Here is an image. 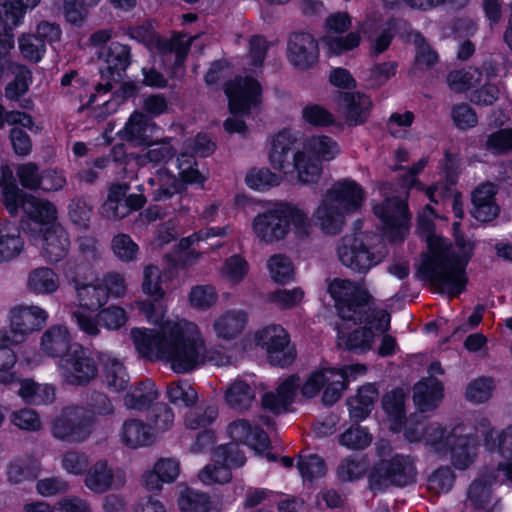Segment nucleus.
Returning <instances> with one entry per match:
<instances>
[{"label": "nucleus", "mask_w": 512, "mask_h": 512, "mask_svg": "<svg viewBox=\"0 0 512 512\" xmlns=\"http://www.w3.org/2000/svg\"><path fill=\"white\" fill-rule=\"evenodd\" d=\"M164 271L149 264L143 269L141 289L151 301H137L136 306L146 320L156 329L133 328L130 332L133 344L140 356L149 360L163 361L175 373H187L207 363L226 366L231 357L224 348H208L199 325L178 316L164 319L166 307L160 301L165 296L162 286Z\"/></svg>", "instance_id": "nucleus-1"}, {"label": "nucleus", "mask_w": 512, "mask_h": 512, "mask_svg": "<svg viewBox=\"0 0 512 512\" xmlns=\"http://www.w3.org/2000/svg\"><path fill=\"white\" fill-rule=\"evenodd\" d=\"M435 213L426 205L418 217V230L425 237L427 252L423 255L421 269L448 296H457L465 288V267L473 252L470 239L459 234V223L453 224L455 246L433 231Z\"/></svg>", "instance_id": "nucleus-2"}, {"label": "nucleus", "mask_w": 512, "mask_h": 512, "mask_svg": "<svg viewBox=\"0 0 512 512\" xmlns=\"http://www.w3.org/2000/svg\"><path fill=\"white\" fill-rule=\"evenodd\" d=\"M0 186H2L3 203L10 214L20 208L29 217V223L23 231L29 235L31 242L50 261L62 259L69 248V239L64 228L57 220L55 206L42 199L24 194L13 180V172L9 167L0 169Z\"/></svg>", "instance_id": "nucleus-3"}, {"label": "nucleus", "mask_w": 512, "mask_h": 512, "mask_svg": "<svg viewBox=\"0 0 512 512\" xmlns=\"http://www.w3.org/2000/svg\"><path fill=\"white\" fill-rule=\"evenodd\" d=\"M298 134L283 129L271 137L268 151L270 165L283 176L295 175L304 184L316 183L322 173L321 163L334 160L340 153L339 144L326 135H314L306 138L292 154L289 151L297 141Z\"/></svg>", "instance_id": "nucleus-4"}, {"label": "nucleus", "mask_w": 512, "mask_h": 512, "mask_svg": "<svg viewBox=\"0 0 512 512\" xmlns=\"http://www.w3.org/2000/svg\"><path fill=\"white\" fill-rule=\"evenodd\" d=\"M367 368L363 364L334 367L326 364L312 370L304 379L296 375L285 378L275 392L264 395L262 404L274 413L285 411L296 399L298 393L302 397L314 398L321 390L322 402L333 405L342 396L351 381L365 375Z\"/></svg>", "instance_id": "nucleus-5"}, {"label": "nucleus", "mask_w": 512, "mask_h": 512, "mask_svg": "<svg viewBox=\"0 0 512 512\" xmlns=\"http://www.w3.org/2000/svg\"><path fill=\"white\" fill-rule=\"evenodd\" d=\"M364 199V190L356 181L340 179L327 189L313 212V219L325 233L336 234L344 225L345 217L359 210Z\"/></svg>", "instance_id": "nucleus-6"}, {"label": "nucleus", "mask_w": 512, "mask_h": 512, "mask_svg": "<svg viewBox=\"0 0 512 512\" xmlns=\"http://www.w3.org/2000/svg\"><path fill=\"white\" fill-rule=\"evenodd\" d=\"M311 228L308 213L301 207L276 202L258 213L252 220L251 229L255 237L272 244L283 240L290 231L297 236L307 235Z\"/></svg>", "instance_id": "nucleus-7"}, {"label": "nucleus", "mask_w": 512, "mask_h": 512, "mask_svg": "<svg viewBox=\"0 0 512 512\" xmlns=\"http://www.w3.org/2000/svg\"><path fill=\"white\" fill-rule=\"evenodd\" d=\"M371 321L363 319H341L337 325V346L356 354L370 351L379 335L390 328L391 317L385 309H370Z\"/></svg>", "instance_id": "nucleus-8"}, {"label": "nucleus", "mask_w": 512, "mask_h": 512, "mask_svg": "<svg viewBox=\"0 0 512 512\" xmlns=\"http://www.w3.org/2000/svg\"><path fill=\"white\" fill-rule=\"evenodd\" d=\"M339 261L358 273H365L383 261L386 255L381 239L370 232L344 235L336 248Z\"/></svg>", "instance_id": "nucleus-9"}, {"label": "nucleus", "mask_w": 512, "mask_h": 512, "mask_svg": "<svg viewBox=\"0 0 512 512\" xmlns=\"http://www.w3.org/2000/svg\"><path fill=\"white\" fill-rule=\"evenodd\" d=\"M178 177L166 169H158L156 174L148 179L153 199L161 201L183 190L184 185L202 187L207 176L199 171L197 162L191 154L183 153L177 158Z\"/></svg>", "instance_id": "nucleus-10"}, {"label": "nucleus", "mask_w": 512, "mask_h": 512, "mask_svg": "<svg viewBox=\"0 0 512 512\" xmlns=\"http://www.w3.org/2000/svg\"><path fill=\"white\" fill-rule=\"evenodd\" d=\"M247 341L264 351L267 361L273 366L286 367L296 358L290 335L280 324L259 327L247 337Z\"/></svg>", "instance_id": "nucleus-11"}, {"label": "nucleus", "mask_w": 512, "mask_h": 512, "mask_svg": "<svg viewBox=\"0 0 512 512\" xmlns=\"http://www.w3.org/2000/svg\"><path fill=\"white\" fill-rule=\"evenodd\" d=\"M328 292L335 301L340 319L371 321L368 315V310L373 309L370 296L361 284L335 278L330 282Z\"/></svg>", "instance_id": "nucleus-12"}, {"label": "nucleus", "mask_w": 512, "mask_h": 512, "mask_svg": "<svg viewBox=\"0 0 512 512\" xmlns=\"http://www.w3.org/2000/svg\"><path fill=\"white\" fill-rule=\"evenodd\" d=\"M75 289L76 303L72 311L73 318L81 331L90 336H96L100 329L92 312L106 304L108 292L103 287L100 278L86 283H77Z\"/></svg>", "instance_id": "nucleus-13"}, {"label": "nucleus", "mask_w": 512, "mask_h": 512, "mask_svg": "<svg viewBox=\"0 0 512 512\" xmlns=\"http://www.w3.org/2000/svg\"><path fill=\"white\" fill-rule=\"evenodd\" d=\"M40 0H5L0 4V81L12 67L11 52L14 49L12 30Z\"/></svg>", "instance_id": "nucleus-14"}, {"label": "nucleus", "mask_w": 512, "mask_h": 512, "mask_svg": "<svg viewBox=\"0 0 512 512\" xmlns=\"http://www.w3.org/2000/svg\"><path fill=\"white\" fill-rule=\"evenodd\" d=\"M384 198L380 204H373L375 216L383 223L386 233L393 241L403 240L409 232L410 214L405 200L394 197L390 185L379 187Z\"/></svg>", "instance_id": "nucleus-15"}, {"label": "nucleus", "mask_w": 512, "mask_h": 512, "mask_svg": "<svg viewBox=\"0 0 512 512\" xmlns=\"http://www.w3.org/2000/svg\"><path fill=\"white\" fill-rule=\"evenodd\" d=\"M416 469L409 456L396 455L390 460L380 461L368 474L373 490H382L390 485L407 486L416 481Z\"/></svg>", "instance_id": "nucleus-16"}, {"label": "nucleus", "mask_w": 512, "mask_h": 512, "mask_svg": "<svg viewBox=\"0 0 512 512\" xmlns=\"http://www.w3.org/2000/svg\"><path fill=\"white\" fill-rule=\"evenodd\" d=\"M93 429L91 413L78 406H69L62 410L53 422L51 431L54 437L79 443L88 438Z\"/></svg>", "instance_id": "nucleus-17"}, {"label": "nucleus", "mask_w": 512, "mask_h": 512, "mask_svg": "<svg viewBox=\"0 0 512 512\" xmlns=\"http://www.w3.org/2000/svg\"><path fill=\"white\" fill-rule=\"evenodd\" d=\"M131 38L143 42L149 49H157L163 55L174 56L175 66H181L190 48L192 38L186 35H177L169 42L161 40L154 31L151 23L134 27L129 32Z\"/></svg>", "instance_id": "nucleus-18"}, {"label": "nucleus", "mask_w": 512, "mask_h": 512, "mask_svg": "<svg viewBox=\"0 0 512 512\" xmlns=\"http://www.w3.org/2000/svg\"><path fill=\"white\" fill-rule=\"evenodd\" d=\"M350 27L351 17L346 12H336L326 18V34L321 38V43L330 54L339 55L359 45L360 35L358 32H350L345 36H340Z\"/></svg>", "instance_id": "nucleus-19"}, {"label": "nucleus", "mask_w": 512, "mask_h": 512, "mask_svg": "<svg viewBox=\"0 0 512 512\" xmlns=\"http://www.w3.org/2000/svg\"><path fill=\"white\" fill-rule=\"evenodd\" d=\"M56 366L61 379L71 385H85L98 373L94 359L80 345L75 346L66 358L57 360Z\"/></svg>", "instance_id": "nucleus-20"}, {"label": "nucleus", "mask_w": 512, "mask_h": 512, "mask_svg": "<svg viewBox=\"0 0 512 512\" xmlns=\"http://www.w3.org/2000/svg\"><path fill=\"white\" fill-rule=\"evenodd\" d=\"M225 94L233 115H246L261 101V86L251 76H239L226 84Z\"/></svg>", "instance_id": "nucleus-21"}, {"label": "nucleus", "mask_w": 512, "mask_h": 512, "mask_svg": "<svg viewBox=\"0 0 512 512\" xmlns=\"http://www.w3.org/2000/svg\"><path fill=\"white\" fill-rule=\"evenodd\" d=\"M48 312L38 305H18L10 310L8 334L14 343L23 342L26 337L40 330L47 322Z\"/></svg>", "instance_id": "nucleus-22"}, {"label": "nucleus", "mask_w": 512, "mask_h": 512, "mask_svg": "<svg viewBox=\"0 0 512 512\" xmlns=\"http://www.w3.org/2000/svg\"><path fill=\"white\" fill-rule=\"evenodd\" d=\"M215 464L207 465L199 472V479L204 484L226 483L231 479V466H241L245 457L239 449L233 445L220 446L214 452Z\"/></svg>", "instance_id": "nucleus-23"}, {"label": "nucleus", "mask_w": 512, "mask_h": 512, "mask_svg": "<svg viewBox=\"0 0 512 512\" xmlns=\"http://www.w3.org/2000/svg\"><path fill=\"white\" fill-rule=\"evenodd\" d=\"M459 428L447 432L437 423L427 424L424 421L410 419L405 426V438L409 442H424L431 446L435 451L442 452L450 448L458 437Z\"/></svg>", "instance_id": "nucleus-24"}, {"label": "nucleus", "mask_w": 512, "mask_h": 512, "mask_svg": "<svg viewBox=\"0 0 512 512\" xmlns=\"http://www.w3.org/2000/svg\"><path fill=\"white\" fill-rule=\"evenodd\" d=\"M227 432L232 440L249 446L257 453L262 454L267 461L277 460L274 454L266 452L269 448V439L258 425L246 419H237L229 424Z\"/></svg>", "instance_id": "nucleus-25"}, {"label": "nucleus", "mask_w": 512, "mask_h": 512, "mask_svg": "<svg viewBox=\"0 0 512 512\" xmlns=\"http://www.w3.org/2000/svg\"><path fill=\"white\" fill-rule=\"evenodd\" d=\"M217 414L213 406L197 407L185 414V427L199 431L195 443L191 446L193 452H201L213 443L214 436L209 426L215 421Z\"/></svg>", "instance_id": "nucleus-26"}, {"label": "nucleus", "mask_w": 512, "mask_h": 512, "mask_svg": "<svg viewBox=\"0 0 512 512\" xmlns=\"http://www.w3.org/2000/svg\"><path fill=\"white\" fill-rule=\"evenodd\" d=\"M125 481L126 476L122 470L113 469L106 461L99 460L88 469L85 486L94 493L102 494L121 488Z\"/></svg>", "instance_id": "nucleus-27"}, {"label": "nucleus", "mask_w": 512, "mask_h": 512, "mask_svg": "<svg viewBox=\"0 0 512 512\" xmlns=\"http://www.w3.org/2000/svg\"><path fill=\"white\" fill-rule=\"evenodd\" d=\"M249 315L243 309H228L216 315L211 323V333L216 339L229 342L246 329Z\"/></svg>", "instance_id": "nucleus-28"}, {"label": "nucleus", "mask_w": 512, "mask_h": 512, "mask_svg": "<svg viewBox=\"0 0 512 512\" xmlns=\"http://www.w3.org/2000/svg\"><path fill=\"white\" fill-rule=\"evenodd\" d=\"M502 480L496 477L494 471L482 473L468 489V502L476 510L493 512L497 501L494 498V488L501 485Z\"/></svg>", "instance_id": "nucleus-29"}, {"label": "nucleus", "mask_w": 512, "mask_h": 512, "mask_svg": "<svg viewBox=\"0 0 512 512\" xmlns=\"http://www.w3.org/2000/svg\"><path fill=\"white\" fill-rule=\"evenodd\" d=\"M129 187L126 184L112 185L108 198L104 204V211L108 217L123 218L133 210H138L145 204L141 194L126 195Z\"/></svg>", "instance_id": "nucleus-30"}, {"label": "nucleus", "mask_w": 512, "mask_h": 512, "mask_svg": "<svg viewBox=\"0 0 512 512\" xmlns=\"http://www.w3.org/2000/svg\"><path fill=\"white\" fill-rule=\"evenodd\" d=\"M287 56L295 67L305 69L317 62L318 45L314 37L309 33H294L290 36Z\"/></svg>", "instance_id": "nucleus-31"}, {"label": "nucleus", "mask_w": 512, "mask_h": 512, "mask_svg": "<svg viewBox=\"0 0 512 512\" xmlns=\"http://www.w3.org/2000/svg\"><path fill=\"white\" fill-rule=\"evenodd\" d=\"M372 102L361 93H339L337 96V111L341 113L350 125L364 123L370 114Z\"/></svg>", "instance_id": "nucleus-32"}, {"label": "nucleus", "mask_w": 512, "mask_h": 512, "mask_svg": "<svg viewBox=\"0 0 512 512\" xmlns=\"http://www.w3.org/2000/svg\"><path fill=\"white\" fill-rule=\"evenodd\" d=\"M79 344L72 341L68 329L63 325H54L46 330L40 341L42 353L58 360L66 358Z\"/></svg>", "instance_id": "nucleus-33"}, {"label": "nucleus", "mask_w": 512, "mask_h": 512, "mask_svg": "<svg viewBox=\"0 0 512 512\" xmlns=\"http://www.w3.org/2000/svg\"><path fill=\"white\" fill-rule=\"evenodd\" d=\"M120 442L129 449L151 446L155 442V432L151 426L138 418L126 419L118 432Z\"/></svg>", "instance_id": "nucleus-34"}, {"label": "nucleus", "mask_w": 512, "mask_h": 512, "mask_svg": "<svg viewBox=\"0 0 512 512\" xmlns=\"http://www.w3.org/2000/svg\"><path fill=\"white\" fill-rule=\"evenodd\" d=\"M180 474V464L173 458H161L142 475V485L148 491H159L164 483H173Z\"/></svg>", "instance_id": "nucleus-35"}, {"label": "nucleus", "mask_w": 512, "mask_h": 512, "mask_svg": "<svg viewBox=\"0 0 512 512\" xmlns=\"http://www.w3.org/2000/svg\"><path fill=\"white\" fill-rule=\"evenodd\" d=\"M496 187L492 183L479 185L472 193V215L481 222L493 220L499 213L495 201Z\"/></svg>", "instance_id": "nucleus-36"}, {"label": "nucleus", "mask_w": 512, "mask_h": 512, "mask_svg": "<svg viewBox=\"0 0 512 512\" xmlns=\"http://www.w3.org/2000/svg\"><path fill=\"white\" fill-rule=\"evenodd\" d=\"M443 398V386L436 378H425L414 387V403L421 412L435 409Z\"/></svg>", "instance_id": "nucleus-37"}, {"label": "nucleus", "mask_w": 512, "mask_h": 512, "mask_svg": "<svg viewBox=\"0 0 512 512\" xmlns=\"http://www.w3.org/2000/svg\"><path fill=\"white\" fill-rule=\"evenodd\" d=\"M377 399L378 390L375 385H363L347 400L350 417L357 421L364 420L373 410Z\"/></svg>", "instance_id": "nucleus-38"}, {"label": "nucleus", "mask_w": 512, "mask_h": 512, "mask_svg": "<svg viewBox=\"0 0 512 512\" xmlns=\"http://www.w3.org/2000/svg\"><path fill=\"white\" fill-rule=\"evenodd\" d=\"M478 431L484 436L485 447L490 451H497L502 457L512 459V427L496 433L493 431L487 420H482Z\"/></svg>", "instance_id": "nucleus-39"}, {"label": "nucleus", "mask_w": 512, "mask_h": 512, "mask_svg": "<svg viewBox=\"0 0 512 512\" xmlns=\"http://www.w3.org/2000/svg\"><path fill=\"white\" fill-rule=\"evenodd\" d=\"M59 277L50 268L40 267L32 270L27 279L28 290L35 295H49L59 288Z\"/></svg>", "instance_id": "nucleus-40"}, {"label": "nucleus", "mask_w": 512, "mask_h": 512, "mask_svg": "<svg viewBox=\"0 0 512 512\" xmlns=\"http://www.w3.org/2000/svg\"><path fill=\"white\" fill-rule=\"evenodd\" d=\"M249 270L247 260L239 254H234L224 260L218 274L229 286H237L246 278Z\"/></svg>", "instance_id": "nucleus-41"}, {"label": "nucleus", "mask_w": 512, "mask_h": 512, "mask_svg": "<svg viewBox=\"0 0 512 512\" xmlns=\"http://www.w3.org/2000/svg\"><path fill=\"white\" fill-rule=\"evenodd\" d=\"M154 129L155 126L149 122L145 115L135 112L130 116L124 128L118 133L127 140L143 145L148 143V132H152Z\"/></svg>", "instance_id": "nucleus-42"}, {"label": "nucleus", "mask_w": 512, "mask_h": 512, "mask_svg": "<svg viewBox=\"0 0 512 512\" xmlns=\"http://www.w3.org/2000/svg\"><path fill=\"white\" fill-rule=\"evenodd\" d=\"M179 489L178 506L182 512H218L204 493L182 485Z\"/></svg>", "instance_id": "nucleus-43"}, {"label": "nucleus", "mask_w": 512, "mask_h": 512, "mask_svg": "<svg viewBox=\"0 0 512 512\" xmlns=\"http://www.w3.org/2000/svg\"><path fill=\"white\" fill-rule=\"evenodd\" d=\"M19 395L29 404H49L55 399V388L50 384H39L26 379L20 384Z\"/></svg>", "instance_id": "nucleus-44"}, {"label": "nucleus", "mask_w": 512, "mask_h": 512, "mask_svg": "<svg viewBox=\"0 0 512 512\" xmlns=\"http://www.w3.org/2000/svg\"><path fill=\"white\" fill-rule=\"evenodd\" d=\"M453 465L465 469L473 463L476 457V441L467 435H458L450 447Z\"/></svg>", "instance_id": "nucleus-45"}, {"label": "nucleus", "mask_w": 512, "mask_h": 512, "mask_svg": "<svg viewBox=\"0 0 512 512\" xmlns=\"http://www.w3.org/2000/svg\"><path fill=\"white\" fill-rule=\"evenodd\" d=\"M225 400L234 410L244 411L250 408L255 401V393L249 384L236 380L227 388Z\"/></svg>", "instance_id": "nucleus-46"}, {"label": "nucleus", "mask_w": 512, "mask_h": 512, "mask_svg": "<svg viewBox=\"0 0 512 512\" xmlns=\"http://www.w3.org/2000/svg\"><path fill=\"white\" fill-rule=\"evenodd\" d=\"M404 393L402 390H393L383 398V409L387 414L389 427L392 431L398 432L402 428L404 417Z\"/></svg>", "instance_id": "nucleus-47"}, {"label": "nucleus", "mask_w": 512, "mask_h": 512, "mask_svg": "<svg viewBox=\"0 0 512 512\" xmlns=\"http://www.w3.org/2000/svg\"><path fill=\"white\" fill-rule=\"evenodd\" d=\"M16 344L10 339L7 330H0V383H12L15 379L11 369L16 363V355L10 346Z\"/></svg>", "instance_id": "nucleus-48"}, {"label": "nucleus", "mask_w": 512, "mask_h": 512, "mask_svg": "<svg viewBox=\"0 0 512 512\" xmlns=\"http://www.w3.org/2000/svg\"><path fill=\"white\" fill-rule=\"evenodd\" d=\"M266 267L271 280L275 283L285 284L294 278V264L285 254L278 253L270 256Z\"/></svg>", "instance_id": "nucleus-49"}, {"label": "nucleus", "mask_w": 512, "mask_h": 512, "mask_svg": "<svg viewBox=\"0 0 512 512\" xmlns=\"http://www.w3.org/2000/svg\"><path fill=\"white\" fill-rule=\"evenodd\" d=\"M157 398L155 384L150 381H144L134 387L124 398V405L127 409L142 410Z\"/></svg>", "instance_id": "nucleus-50"}, {"label": "nucleus", "mask_w": 512, "mask_h": 512, "mask_svg": "<svg viewBox=\"0 0 512 512\" xmlns=\"http://www.w3.org/2000/svg\"><path fill=\"white\" fill-rule=\"evenodd\" d=\"M98 58L105 62L112 71H123L129 65V50L127 46L112 42L107 47L97 51Z\"/></svg>", "instance_id": "nucleus-51"}, {"label": "nucleus", "mask_w": 512, "mask_h": 512, "mask_svg": "<svg viewBox=\"0 0 512 512\" xmlns=\"http://www.w3.org/2000/svg\"><path fill=\"white\" fill-rule=\"evenodd\" d=\"M22 248L23 242L17 229L8 225H0V262L18 256Z\"/></svg>", "instance_id": "nucleus-52"}, {"label": "nucleus", "mask_w": 512, "mask_h": 512, "mask_svg": "<svg viewBox=\"0 0 512 512\" xmlns=\"http://www.w3.org/2000/svg\"><path fill=\"white\" fill-rule=\"evenodd\" d=\"M146 151L135 157L136 164L146 166L148 164L159 165L171 159L174 149L169 142L147 143Z\"/></svg>", "instance_id": "nucleus-53"}, {"label": "nucleus", "mask_w": 512, "mask_h": 512, "mask_svg": "<svg viewBox=\"0 0 512 512\" xmlns=\"http://www.w3.org/2000/svg\"><path fill=\"white\" fill-rule=\"evenodd\" d=\"M282 181V177L266 167L252 168L245 177L248 187L257 191H265L272 187L278 186Z\"/></svg>", "instance_id": "nucleus-54"}, {"label": "nucleus", "mask_w": 512, "mask_h": 512, "mask_svg": "<svg viewBox=\"0 0 512 512\" xmlns=\"http://www.w3.org/2000/svg\"><path fill=\"white\" fill-rule=\"evenodd\" d=\"M218 293L212 285H196L188 294L189 305L196 310L205 311L216 304Z\"/></svg>", "instance_id": "nucleus-55"}, {"label": "nucleus", "mask_w": 512, "mask_h": 512, "mask_svg": "<svg viewBox=\"0 0 512 512\" xmlns=\"http://www.w3.org/2000/svg\"><path fill=\"white\" fill-rule=\"evenodd\" d=\"M104 365L107 386L117 392L126 388L129 377L123 364L116 358L109 356L105 360Z\"/></svg>", "instance_id": "nucleus-56"}, {"label": "nucleus", "mask_w": 512, "mask_h": 512, "mask_svg": "<svg viewBox=\"0 0 512 512\" xmlns=\"http://www.w3.org/2000/svg\"><path fill=\"white\" fill-rule=\"evenodd\" d=\"M373 440L371 433L363 426H352L340 435L339 442L350 450H363Z\"/></svg>", "instance_id": "nucleus-57"}, {"label": "nucleus", "mask_w": 512, "mask_h": 512, "mask_svg": "<svg viewBox=\"0 0 512 512\" xmlns=\"http://www.w3.org/2000/svg\"><path fill=\"white\" fill-rule=\"evenodd\" d=\"M167 397L177 406L189 407L197 400V393L186 381L173 382L167 387Z\"/></svg>", "instance_id": "nucleus-58"}, {"label": "nucleus", "mask_w": 512, "mask_h": 512, "mask_svg": "<svg viewBox=\"0 0 512 512\" xmlns=\"http://www.w3.org/2000/svg\"><path fill=\"white\" fill-rule=\"evenodd\" d=\"M230 233V228L225 227H210L199 230L192 233L187 237H183L178 242V248L181 251H186L194 246L199 245L201 242H205L214 237H223Z\"/></svg>", "instance_id": "nucleus-59"}, {"label": "nucleus", "mask_w": 512, "mask_h": 512, "mask_svg": "<svg viewBox=\"0 0 512 512\" xmlns=\"http://www.w3.org/2000/svg\"><path fill=\"white\" fill-rule=\"evenodd\" d=\"M38 471L37 463L30 458L16 459L8 467L7 476L11 483H20L34 478Z\"/></svg>", "instance_id": "nucleus-60"}, {"label": "nucleus", "mask_w": 512, "mask_h": 512, "mask_svg": "<svg viewBox=\"0 0 512 512\" xmlns=\"http://www.w3.org/2000/svg\"><path fill=\"white\" fill-rule=\"evenodd\" d=\"M481 79V72L476 68L451 72L447 77L450 89L462 92L470 89Z\"/></svg>", "instance_id": "nucleus-61"}, {"label": "nucleus", "mask_w": 512, "mask_h": 512, "mask_svg": "<svg viewBox=\"0 0 512 512\" xmlns=\"http://www.w3.org/2000/svg\"><path fill=\"white\" fill-rule=\"evenodd\" d=\"M400 25V21L392 20L375 28L374 33L369 36L372 51L376 54L385 51L391 43L395 29Z\"/></svg>", "instance_id": "nucleus-62"}, {"label": "nucleus", "mask_w": 512, "mask_h": 512, "mask_svg": "<svg viewBox=\"0 0 512 512\" xmlns=\"http://www.w3.org/2000/svg\"><path fill=\"white\" fill-rule=\"evenodd\" d=\"M298 470L303 479L312 481L326 473L324 461L318 455H301L297 463Z\"/></svg>", "instance_id": "nucleus-63"}, {"label": "nucleus", "mask_w": 512, "mask_h": 512, "mask_svg": "<svg viewBox=\"0 0 512 512\" xmlns=\"http://www.w3.org/2000/svg\"><path fill=\"white\" fill-rule=\"evenodd\" d=\"M366 467V460L363 457L349 456L338 466L337 475L341 481H354L365 474Z\"/></svg>", "instance_id": "nucleus-64"}]
</instances>
